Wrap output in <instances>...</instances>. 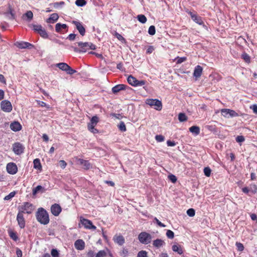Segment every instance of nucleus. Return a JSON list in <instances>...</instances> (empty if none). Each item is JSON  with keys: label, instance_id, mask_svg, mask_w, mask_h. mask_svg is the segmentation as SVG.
I'll return each instance as SVG.
<instances>
[{"label": "nucleus", "instance_id": "nucleus-1", "mask_svg": "<svg viewBox=\"0 0 257 257\" xmlns=\"http://www.w3.org/2000/svg\"><path fill=\"white\" fill-rule=\"evenodd\" d=\"M37 221L41 224L47 225L49 223L50 219L48 213L43 208H39L36 213Z\"/></svg>", "mask_w": 257, "mask_h": 257}, {"label": "nucleus", "instance_id": "nucleus-2", "mask_svg": "<svg viewBox=\"0 0 257 257\" xmlns=\"http://www.w3.org/2000/svg\"><path fill=\"white\" fill-rule=\"evenodd\" d=\"M78 46L80 47V49L76 48H74V51L76 52L85 53L89 50H94L96 49V47L92 43L89 42H80L77 43Z\"/></svg>", "mask_w": 257, "mask_h": 257}, {"label": "nucleus", "instance_id": "nucleus-3", "mask_svg": "<svg viewBox=\"0 0 257 257\" xmlns=\"http://www.w3.org/2000/svg\"><path fill=\"white\" fill-rule=\"evenodd\" d=\"M35 209V207L33 204L25 202L21 206L19 207V212L22 213L31 214Z\"/></svg>", "mask_w": 257, "mask_h": 257}, {"label": "nucleus", "instance_id": "nucleus-4", "mask_svg": "<svg viewBox=\"0 0 257 257\" xmlns=\"http://www.w3.org/2000/svg\"><path fill=\"white\" fill-rule=\"evenodd\" d=\"M127 81L130 85L134 87L143 86L146 83V81L144 80H139L132 75L128 76Z\"/></svg>", "mask_w": 257, "mask_h": 257}, {"label": "nucleus", "instance_id": "nucleus-5", "mask_svg": "<svg viewBox=\"0 0 257 257\" xmlns=\"http://www.w3.org/2000/svg\"><path fill=\"white\" fill-rule=\"evenodd\" d=\"M146 103L151 106H153L157 110H161L162 109V102L157 99H147Z\"/></svg>", "mask_w": 257, "mask_h": 257}, {"label": "nucleus", "instance_id": "nucleus-6", "mask_svg": "<svg viewBox=\"0 0 257 257\" xmlns=\"http://www.w3.org/2000/svg\"><path fill=\"white\" fill-rule=\"evenodd\" d=\"M138 239L142 243L147 244L150 243L152 236L150 234L146 232H142L139 234Z\"/></svg>", "mask_w": 257, "mask_h": 257}, {"label": "nucleus", "instance_id": "nucleus-7", "mask_svg": "<svg viewBox=\"0 0 257 257\" xmlns=\"http://www.w3.org/2000/svg\"><path fill=\"white\" fill-rule=\"evenodd\" d=\"M33 30L38 33L43 38H47L48 35L44 28L41 25H32Z\"/></svg>", "mask_w": 257, "mask_h": 257}, {"label": "nucleus", "instance_id": "nucleus-8", "mask_svg": "<svg viewBox=\"0 0 257 257\" xmlns=\"http://www.w3.org/2000/svg\"><path fill=\"white\" fill-rule=\"evenodd\" d=\"M186 12L190 16L192 20L194 22H195L196 23L198 24L199 25H202L204 24V22L202 20V18L198 16L196 12L194 11L193 12L187 10L186 11Z\"/></svg>", "mask_w": 257, "mask_h": 257}, {"label": "nucleus", "instance_id": "nucleus-9", "mask_svg": "<svg viewBox=\"0 0 257 257\" xmlns=\"http://www.w3.org/2000/svg\"><path fill=\"white\" fill-rule=\"evenodd\" d=\"M220 111L222 115L226 118H229V117H233L238 116V114L235 112V111L230 109L223 108L221 109Z\"/></svg>", "mask_w": 257, "mask_h": 257}, {"label": "nucleus", "instance_id": "nucleus-10", "mask_svg": "<svg viewBox=\"0 0 257 257\" xmlns=\"http://www.w3.org/2000/svg\"><path fill=\"white\" fill-rule=\"evenodd\" d=\"M25 147L20 143L16 142L13 145V151L17 155L23 154L24 152Z\"/></svg>", "mask_w": 257, "mask_h": 257}, {"label": "nucleus", "instance_id": "nucleus-11", "mask_svg": "<svg viewBox=\"0 0 257 257\" xmlns=\"http://www.w3.org/2000/svg\"><path fill=\"white\" fill-rule=\"evenodd\" d=\"M1 107L4 112H10L12 110L13 106L10 101L3 100L1 103Z\"/></svg>", "mask_w": 257, "mask_h": 257}, {"label": "nucleus", "instance_id": "nucleus-12", "mask_svg": "<svg viewBox=\"0 0 257 257\" xmlns=\"http://www.w3.org/2000/svg\"><path fill=\"white\" fill-rule=\"evenodd\" d=\"M80 220L81 223L85 228L93 230L96 229V227L93 225L92 222L90 220L85 219L82 217H80Z\"/></svg>", "mask_w": 257, "mask_h": 257}, {"label": "nucleus", "instance_id": "nucleus-13", "mask_svg": "<svg viewBox=\"0 0 257 257\" xmlns=\"http://www.w3.org/2000/svg\"><path fill=\"white\" fill-rule=\"evenodd\" d=\"M72 23L75 26L76 28L82 36H83L85 35V29L81 22L76 21H73Z\"/></svg>", "mask_w": 257, "mask_h": 257}, {"label": "nucleus", "instance_id": "nucleus-14", "mask_svg": "<svg viewBox=\"0 0 257 257\" xmlns=\"http://www.w3.org/2000/svg\"><path fill=\"white\" fill-rule=\"evenodd\" d=\"M7 172L12 175L16 174L18 172V167L14 163H9L7 165Z\"/></svg>", "mask_w": 257, "mask_h": 257}, {"label": "nucleus", "instance_id": "nucleus-15", "mask_svg": "<svg viewBox=\"0 0 257 257\" xmlns=\"http://www.w3.org/2000/svg\"><path fill=\"white\" fill-rule=\"evenodd\" d=\"M17 220L19 227L22 229L25 227L26 221L24 217V214L22 212H18L17 216Z\"/></svg>", "mask_w": 257, "mask_h": 257}, {"label": "nucleus", "instance_id": "nucleus-16", "mask_svg": "<svg viewBox=\"0 0 257 257\" xmlns=\"http://www.w3.org/2000/svg\"><path fill=\"white\" fill-rule=\"evenodd\" d=\"M15 45L20 49L28 48L31 49L34 47L33 44L27 42H17Z\"/></svg>", "mask_w": 257, "mask_h": 257}, {"label": "nucleus", "instance_id": "nucleus-17", "mask_svg": "<svg viewBox=\"0 0 257 257\" xmlns=\"http://www.w3.org/2000/svg\"><path fill=\"white\" fill-rule=\"evenodd\" d=\"M62 211L60 205L55 203L53 204L51 207V211L52 214L55 216H58Z\"/></svg>", "mask_w": 257, "mask_h": 257}, {"label": "nucleus", "instance_id": "nucleus-18", "mask_svg": "<svg viewBox=\"0 0 257 257\" xmlns=\"http://www.w3.org/2000/svg\"><path fill=\"white\" fill-rule=\"evenodd\" d=\"M127 88L131 89V88L129 86H128L127 85L123 84H117V85L114 86V87H113L112 88L111 90H112V92L114 94H116V93L119 92L120 91L125 90Z\"/></svg>", "mask_w": 257, "mask_h": 257}, {"label": "nucleus", "instance_id": "nucleus-19", "mask_svg": "<svg viewBox=\"0 0 257 257\" xmlns=\"http://www.w3.org/2000/svg\"><path fill=\"white\" fill-rule=\"evenodd\" d=\"M76 160L80 164L83 166V168L85 170L89 169L91 166L89 162L87 160H85L82 159L76 158Z\"/></svg>", "mask_w": 257, "mask_h": 257}, {"label": "nucleus", "instance_id": "nucleus-20", "mask_svg": "<svg viewBox=\"0 0 257 257\" xmlns=\"http://www.w3.org/2000/svg\"><path fill=\"white\" fill-rule=\"evenodd\" d=\"M11 129L14 132H18L22 129V125L17 121H14L10 124Z\"/></svg>", "mask_w": 257, "mask_h": 257}, {"label": "nucleus", "instance_id": "nucleus-21", "mask_svg": "<svg viewBox=\"0 0 257 257\" xmlns=\"http://www.w3.org/2000/svg\"><path fill=\"white\" fill-rule=\"evenodd\" d=\"M74 246L77 250H83L85 247V242L82 239H77L74 243Z\"/></svg>", "mask_w": 257, "mask_h": 257}, {"label": "nucleus", "instance_id": "nucleus-22", "mask_svg": "<svg viewBox=\"0 0 257 257\" xmlns=\"http://www.w3.org/2000/svg\"><path fill=\"white\" fill-rule=\"evenodd\" d=\"M203 68L200 65H197L194 69L193 72V76L196 77V78H199L202 73Z\"/></svg>", "mask_w": 257, "mask_h": 257}, {"label": "nucleus", "instance_id": "nucleus-23", "mask_svg": "<svg viewBox=\"0 0 257 257\" xmlns=\"http://www.w3.org/2000/svg\"><path fill=\"white\" fill-rule=\"evenodd\" d=\"M114 241L117 243L119 245H122L125 242V239L123 236L121 235H115L113 237Z\"/></svg>", "mask_w": 257, "mask_h": 257}, {"label": "nucleus", "instance_id": "nucleus-24", "mask_svg": "<svg viewBox=\"0 0 257 257\" xmlns=\"http://www.w3.org/2000/svg\"><path fill=\"white\" fill-rule=\"evenodd\" d=\"M59 18V16L57 13H53L50 15V17L47 19V23H54L56 22Z\"/></svg>", "mask_w": 257, "mask_h": 257}, {"label": "nucleus", "instance_id": "nucleus-25", "mask_svg": "<svg viewBox=\"0 0 257 257\" xmlns=\"http://www.w3.org/2000/svg\"><path fill=\"white\" fill-rule=\"evenodd\" d=\"M96 125L94 123H92L91 121L87 124V128L88 131L93 134H97L98 133V130L95 128V126Z\"/></svg>", "mask_w": 257, "mask_h": 257}, {"label": "nucleus", "instance_id": "nucleus-26", "mask_svg": "<svg viewBox=\"0 0 257 257\" xmlns=\"http://www.w3.org/2000/svg\"><path fill=\"white\" fill-rule=\"evenodd\" d=\"M172 248L173 251L177 252L179 254L181 255L183 253V248L180 245L174 244Z\"/></svg>", "mask_w": 257, "mask_h": 257}, {"label": "nucleus", "instance_id": "nucleus-27", "mask_svg": "<svg viewBox=\"0 0 257 257\" xmlns=\"http://www.w3.org/2000/svg\"><path fill=\"white\" fill-rule=\"evenodd\" d=\"M165 242L161 239H157L154 240L153 242V245L154 246L159 248L165 244Z\"/></svg>", "mask_w": 257, "mask_h": 257}, {"label": "nucleus", "instance_id": "nucleus-28", "mask_svg": "<svg viewBox=\"0 0 257 257\" xmlns=\"http://www.w3.org/2000/svg\"><path fill=\"white\" fill-rule=\"evenodd\" d=\"M68 28L66 24H61L60 23H57L55 26V30L58 33H61L62 30L66 29Z\"/></svg>", "mask_w": 257, "mask_h": 257}, {"label": "nucleus", "instance_id": "nucleus-29", "mask_svg": "<svg viewBox=\"0 0 257 257\" xmlns=\"http://www.w3.org/2000/svg\"><path fill=\"white\" fill-rule=\"evenodd\" d=\"M27 18V20L29 22L31 21L33 18V14L32 11H27L25 14H24L22 16V18L25 19V18Z\"/></svg>", "mask_w": 257, "mask_h": 257}, {"label": "nucleus", "instance_id": "nucleus-30", "mask_svg": "<svg viewBox=\"0 0 257 257\" xmlns=\"http://www.w3.org/2000/svg\"><path fill=\"white\" fill-rule=\"evenodd\" d=\"M34 168L35 169H36L38 170H42V166L41 164L40 161L39 159H35L34 161Z\"/></svg>", "mask_w": 257, "mask_h": 257}, {"label": "nucleus", "instance_id": "nucleus-31", "mask_svg": "<svg viewBox=\"0 0 257 257\" xmlns=\"http://www.w3.org/2000/svg\"><path fill=\"white\" fill-rule=\"evenodd\" d=\"M241 58L245 62L248 64L250 63V57L246 52H244L241 54Z\"/></svg>", "mask_w": 257, "mask_h": 257}, {"label": "nucleus", "instance_id": "nucleus-32", "mask_svg": "<svg viewBox=\"0 0 257 257\" xmlns=\"http://www.w3.org/2000/svg\"><path fill=\"white\" fill-rule=\"evenodd\" d=\"M189 131L196 135H198L200 133V128L197 126H192L189 128Z\"/></svg>", "mask_w": 257, "mask_h": 257}, {"label": "nucleus", "instance_id": "nucleus-33", "mask_svg": "<svg viewBox=\"0 0 257 257\" xmlns=\"http://www.w3.org/2000/svg\"><path fill=\"white\" fill-rule=\"evenodd\" d=\"M57 67H58L60 69L66 71V69L68 68L69 65L66 63H59L56 64Z\"/></svg>", "mask_w": 257, "mask_h": 257}, {"label": "nucleus", "instance_id": "nucleus-34", "mask_svg": "<svg viewBox=\"0 0 257 257\" xmlns=\"http://www.w3.org/2000/svg\"><path fill=\"white\" fill-rule=\"evenodd\" d=\"M137 18L138 21L142 24H145L147 20L146 17L144 15H139Z\"/></svg>", "mask_w": 257, "mask_h": 257}, {"label": "nucleus", "instance_id": "nucleus-35", "mask_svg": "<svg viewBox=\"0 0 257 257\" xmlns=\"http://www.w3.org/2000/svg\"><path fill=\"white\" fill-rule=\"evenodd\" d=\"M178 119L180 122H184L187 120V116L184 113H180L178 115Z\"/></svg>", "mask_w": 257, "mask_h": 257}, {"label": "nucleus", "instance_id": "nucleus-36", "mask_svg": "<svg viewBox=\"0 0 257 257\" xmlns=\"http://www.w3.org/2000/svg\"><path fill=\"white\" fill-rule=\"evenodd\" d=\"M107 252L105 250H99L95 255V257H106Z\"/></svg>", "mask_w": 257, "mask_h": 257}, {"label": "nucleus", "instance_id": "nucleus-37", "mask_svg": "<svg viewBox=\"0 0 257 257\" xmlns=\"http://www.w3.org/2000/svg\"><path fill=\"white\" fill-rule=\"evenodd\" d=\"M119 130L121 132L126 131V126L124 123L123 121H120L119 124L118 125Z\"/></svg>", "mask_w": 257, "mask_h": 257}, {"label": "nucleus", "instance_id": "nucleus-38", "mask_svg": "<svg viewBox=\"0 0 257 257\" xmlns=\"http://www.w3.org/2000/svg\"><path fill=\"white\" fill-rule=\"evenodd\" d=\"M43 188L41 185H38L36 187L34 188L32 190V193L33 195H36L38 191H40L41 190L43 189Z\"/></svg>", "mask_w": 257, "mask_h": 257}, {"label": "nucleus", "instance_id": "nucleus-39", "mask_svg": "<svg viewBox=\"0 0 257 257\" xmlns=\"http://www.w3.org/2000/svg\"><path fill=\"white\" fill-rule=\"evenodd\" d=\"M137 257H148V252L146 250H141L138 253Z\"/></svg>", "mask_w": 257, "mask_h": 257}, {"label": "nucleus", "instance_id": "nucleus-40", "mask_svg": "<svg viewBox=\"0 0 257 257\" xmlns=\"http://www.w3.org/2000/svg\"><path fill=\"white\" fill-rule=\"evenodd\" d=\"M148 33L150 35H154L156 33V29L154 26H151L148 30Z\"/></svg>", "mask_w": 257, "mask_h": 257}, {"label": "nucleus", "instance_id": "nucleus-41", "mask_svg": "<svg viewBox=\"0 0 257 257\" xmlns=\"http://www.w3.org/2000/svg\"><path fill=\"white\" fill-rule=\"evenodd\" d=\"M175 60H177L176 63L179 64H181L182 62L186 61L187 60V57H179L178 56V57H177L175 58Z\"/></svg>", "mask_w": 257, "mask_h": 257}, {"label": "nucleus", "instance_id": "nucleus-42", "mask_svg": "<svg viewBox=\"0 0 257 257\" xmlns=\"http://www.w3.org/2000/svg\"><path fill=\"white\" fill-rule=\"evenodd\" d=\"M86 2L85 0H76L75 1V4L78 7H82L85 5Z\"/></svg>", "mask_w": 257, "mask_h": 257}, {"label": "nucleus", "instance_id": "nucleus-43", "mask_svg": "<svg viewBox=\"0 0 257 257\" xmlns=\"http://www.w3.org/2000/svg\"><path fill=\"white\" fill-rule=\"evenodd\" d=\"M51 254L52 257H59V251L56 248H53L51 251Z\"/></svg>", "mask_w": 257, "mask_h": 257}, {"label": "nucleus", "instance_id": "nucleus-44", "mask_svg": "<svg viewBox=\"0 0 257 257\" xmlns=\"http://www.w3.org/2000/svg\"><path fill=\"white\" fill-rule=\"evenodd\" d=\"M16 192L15 191L11 192L9 195L6 196L4 198L5 200H9L15 196Z\"/></svg>", "mask_w": 257, "mask_h": 257}, {"label": "nucleus", "instance_id": "nucleus-45", "mask_svg": "<svg viewBox=\"0 0 257 257\" xmlns=\"http://www.w3.org/2000/svg\"><path fill=\"white\" fill-rule=\"evenodd\" d=\"M166 236L168 238L173 239L174 237V233L171 230H168L166 232Z\"/></svg>", "mask_w": 257, "mask_h": 257}, {"label": "nucleus", "instance_id": "nucleus-46", "mask_svg": "<svg viewBox=\"0 0 257 257\" xmlns=\"http://www.w3.org/2000/svg\"><path fill=\"white\" fill-rule=\"evenodd\" d=\"M211 169L209 167H205L203 170L204 175L206 177H209L211 175Z\"/></svg>", "mask_w": 257, "mask_h": 257}, {"label": "nucleus", "instance_id": "nucleus-47", "mask_svg": "<svg viewBox=\"0 0 257 257\" xmlns=\"http://www.w3.org/2000/svg\"><path fill=\"white\" fill-rule=\"evenodd\" d=\"M235 245L237 247V250L239 251H242L244 249V246H243V245L240 243V242H236V243H235Z\"/></svg>", "mask_w": 257, "mask_h": 257}, {"label": "nucleus", "instance_id": "nucleus-48", "mask_svg": "<svg viewBox=\"0 0 257 257\" xmlns=\"http://www.w3.org/2000/svg\"><path fill=\"white\" fill-rule=\"evenodd\" d=\"M187 214L190 217H193L195 215V211L193 208H190L187 211Z\"/></svg>", "mask_w": 257, "mask_h": 257}, {"label": "nucleus", "instance_id": "nucleus-49", "mask_svg": "<svg viewBox=\"0 0 257 257\" xmlns=\"http://www.w3.org/2000/svg\"><path fill=\"white\" fill-rule=\"evenodd\" d=\"M128 253V251L127 248H123L122 250L120 252V255L122 256L123 257H126Z\"/></svg>", "mask_w": 257, "mask_h": 257}, {"label": "nucleus", "instance_id": "nucleus-50", "mask_svg": "<svg viewBox=\"0 0 257 257\" xmlns=\"http://www.w3.org/2000/svg\"><path fill=\"white\" fill-rule=\"evenodd\" d=\"M67 74L72 75L76 72V71L72 69L70 66H68L67 69L66 70Z\"/></svg>", "mask_w": 257, "mask_h": 257}, {"label": "nucleus", "instance_id": "nucleus-51", "mask_svg": "<svg viewBox=\"0 0 257 257\" xmlns=\"http://www.w3.org/2000/svg\"><path fill=\"white\" fill-rule=\"evenodd\" d=\"M99 121V118L97 115L93 116L90 119V121L92 123H94L97 124Z\"/></svg>", "mask_w": 257, "mask_h": 257}, {"label": "nucleus", "instance_id": "nucleus-52", "mask_svg": "<svg viewBox=\"0 0 257 257\" xmlns=\"http://www.w3.org/2000/svg\"><path fill=\"white\" fill-rule=\"evenodd\" d=\"M156 140L158 142H163L165 140V138L162 135H157L155 137Z\"/></svg>", "mask_w": 257, "mask_h": 257}, {"label": "nucleus", "instance_id": "nucleus-53", "mask_svg": "<svg viewBox=\"0 0 257 257\" xmlns=\"http://www.w3.org/2000/svg\"><path fill=\"white\" fill-rule=\"evenodd\" d=\"M9 235H10V236L11 237V238L15 241H16L18 238V236L16 232L11 231L10 232Z\"/></svg>", "mask_w": 257, "mask_h": 257}, {"label": "nucleus", "instance_id": "nucleus-54", "mask_svg": "<svg viewBox=\"0 0 257 257\" xmlns=\"http://www.w3.org/2000/svg\"><path fill=\"white\" fill-rule=\"evenodd\" d=\"M169 180L173 183H175L177 181V177L174 175H170L168 176Z\"/></svg>", "mask_w": 257, "mask_h": 257}, {"label": "nucleus", "instance_id": "nucleus-55", "mask_svg": "<svg viewBox=\"0 0 257 257\" xmlns=\"http://www.w3.org/2000/svg\"><path fill=\"white\" fill-rule=\"evenodd\" d=\"M115 37L119 41H125V39L120 34L115 32L114 34Z\"/></svg>", "mask_w": 257, "mask_h": 257}, {"label": "nucleus", "instance_id": "nucleus-56", "mask_svg": "<svg viewBox=\"0 0 257 257\" xmlns=\"http://www.w3.org/2000/svg\"><path fill=\"white\" fill-rule=\"evenodd\" d=\"M236 141L238 143H242L244 141L245 139L242 136H238L235 139Z\"/></svg>", "mask_w": 257, "mask_h": 257}, {"label": "nucleus", "instance_id": "nucleus-57", "mask_svg": "<svg viewBox=\"0 0 257 257\" xmlns=\"http://www.w3.org/2000/svg\"><path fill=\"white\" fill-rule=\"evenodd\" d=\"M155 50V48L154 47V46H149L148 47V49L147 50V51H146V53L147 54H151Z\"/></svg>", "mask_w": 257, "mask_h": 257}, {"label": "nucleus", "instance_id": "nucleus-58", "mask_svg": "<svg viewBox=\"0 0 257 257\" xmlns=\"http://www.w3.org/2000/svg\"><path fill=\"white\" fill-rule=\"evenodd\" d=\"M59 163L60 167L62 169H64L67 166L66 162L64 160H60Z\"/></svg>", "mask_w": 257, "mask_h": 257}, {"label": "nucleus", "instance_id": "nucleus-59", "mask_svg": "<svg viewBox=\"0 0 257 257\" xmlns=\"http://www.w3.org/2000/svg\"><path fill=\"white\" fill-rule=\"evenodd\" d=\"M154 220L160 227H165L166 226L164 224L160 221L156 217L154 218Z\"/></svg>", "mask_w": 257, "mask_h": 257}, {"label": "nucleus", "instance_id": "nucleus-60", "mask_svg": "<svg viewBox=\"0 0 257 257\" xmlns=\"http://www.w3.org/2000/svg\"><path fill=\"white\" fill-rule=\"evenodd\" d=\"M9 13L11 16V19H15V14L13 13V10L11 7H9Z\"/></svg>", "mask_w": 257, "mask_h": 257}, {"label": "nucleus", "instance_id": "nucleus-61", "mask_svg": "<svg viewBox=\"0 0 257 257\" xmlns=\"http://www.w3.org/2000/svg\"><path fill=\"white\" fill-rule=\"evenodd\" d=\"M76 36V35L74 34H70L68 36L67 39L70 41H73L75 40Z\"/></svg>", "mask_w": 257, "mask_h": 257}, {"label": "nucleus", "instance_id": "nucleus-62", "mask_svg": "<svg viewBox=\"0 0 257 257\" xmlns=\"http://www.w3.org/2000/svg\"><path fill=\"white\" fill-rule=\"evenodd\" d=\"M167 144L169 147H173L176 145V143L175 141H172L171 140H168L167 141Z\"/></svg>", "mask_w": 257, "mask_h": 257}, {"label": "nucleus", "instance_id": "nucleus-63", "mask_svg": "<svg viewBox=\"0 0 257 257\" xmlns=\"http://www.w3.org/2000/svg\"><path fill=\"white\" fill-rule=\"evenodd\" d=\"M250 189L251 190L252 192L253 193H255L257 191V186L255 184H251L250 185Z\"/></svg>", "mask_w": 257, "mask_h": 257}, {"label": "nucleus", "instance_id": "nucleus-64", "mask_svg": "<svg viewBox=\"0 0 257 257\" xmlns=\"http://www.w3.org/2000/svg\"><path fill=\"white\" fill-rule=\"evenodd\" d=\"M87 255L88 257H95V256L94 251L92 250H88L87 252Z\"/></svg>", "mask_w": 257, "mask_h": 257}]
</instances>
